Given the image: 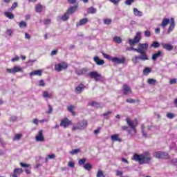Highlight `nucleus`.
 <instances>
[{"instance_id":"7ed1b4c3","label":"nucleus","mask_w":177,"mask_h":177,"mask_svg":"<svg viewBox=\"0 0 177 177\" xmlns=\"http://www.w3.org/2000/svg\"><path fill=\"white\" fill-rule=\"evenodd\" d=\"M88 127V122L86 120L79 121L77 123L73 124L72 131H84Z\"/></svg>"},{"instance_id":"a878e982","label":"nucleus","mask_w":177,"mask_h":177,"mask_svg":"<svg viewBox=\"0 0 177 177\" xmlns=\"http://www.w3.org/2000/svg\"><path fill=\"white\" fill-rule=\"evenodd\" d=\"M111 139L113 142H122V140L120 138L118 134L112 135Z\"/></svg>"},{"instance_id":"4be33fe9","label":"nucleus","mask_w":177,"mask_h":177,"mask_svg":"<svg viewBox=\"0 0 177 177\" xmlns=\"http://www.w3.org/2000/svg\"><path fill=\"white\" fill-rule=\"evenodd\" d=\"M171 20L168 18H164L162 21V23L160 24V26L162 27V28H165L168 24H169Z\"/></svg>"},{"instance_id":"13d9d810","label":"nucleus","mask_w":177,"mask_h":177,"mask_svg":"<svg viewBox=\"0 0 177 177\" xmlns=\"http://www.w3.org/2000/svg\"><path fill=\"white\" fill-rule=\"evenodd\" d=\"M10 121H11L12 122H15V121H17V116H15V115L11 116V118H10Z\"/></svg>"},{"instance_id":"052dcab7","label":"nucleus","mask_w":177,"mask_h":177,"mask_svg":"<svg viewBox=\"0 0 177 177\" xmlns=\"http://www.w3.org/2000/svg\"><path fill=\"white\" fill-rule=\"evenodd\" d=\"M19 59H20V57H19V56H16L14 58H12L11 62H12L13 63L15 62H19Z\"/></svg>"},{"instance_id":"aec40b11","label":"nucleus","mask_w":177,"mask_h":177,"mask_svg":"<svg viewBox=\"0 0 177 177\" xmlns=\"http://www.w3.org/2000/svg\"><path fill=\"white\" fill-rule=\"evenodd\" d=\"M88 21H89V19H88V18H84L82 19H80V21L76 24V26L80 27L81 26H85V24H86Z\"/></svg>"},{"instance_id":"e2e57ef3","label":"nucleus","mask_w":177,"mask_h":177,"mask_svg":"<svg viewBox=\"0 0 177 177\" xmlns=\"http://www.w3.org/2000/svg\"><path fill=\"white\" fill-rule=\"evenodd\" d=\"M176 81L177 80L176 79H171L169 82V84L170 85H174V84H176Z\"/></svg>"},{"instance_id":"72a5a7b5","label":"nucleus","mask_w":177,"mask_h":177,"mask_svg":"<svg viewBox=\"0 0 177 177\" xmlns=\"http://www.w3.org/2000/svg\"><path fill=\"white\" fill-rule=\"evenodd\" d=\"M43 9H44V6H42V5H41V4H37L35 7V10L38 13H41V12H42Z\"/></svg>"},{"instance_id":"6ab92c4d","label":"nucleus","mask_w":177,"mask_h":177,"mask_svg":"<svg viewBox=\"0 0 177 177\" xmlns=\"http://www.w3.org/2000/svg\"><path fill=\"white\" fill-rule=\"evenodd\" d=\"M23 174V169L15 168L13 171L12 177H18V175Z\"/></svg>"},{"instance_id":"393cba45","label":"nucleus","mask_w":177,"mask_h":177,"mask_svg":"<svg viewBox=\"0 0 177 177\" xmlns=\"http://www.w3.org/2000/svg\"><path fill=\"white\" fill-rule=\"evenodd\" d=\"M133 15L134 16L142 17V16H143V12L142 11H139L138 8H133Z\"/></svg>"},{"instance_id":"f8f14e48","label":"nucleus","mask_w":177,"mask_h":177,"mask_svg":"<svg viewBox=\"0 0 177 177\" xmlns=\"http://www.w3.org/2000/svg\"><path fill=\"white\" fill-rule=\"evenodd\" d=\"M174 28H175V19L171 17L170 18V26L168 28L167 34H171V32L174 31Z\"/></svg>"},{"instance_id":"0e129e2a","label":"nucleus","mask_w":177,"mask_h":177,"mask_svg":"<svg viewBox=\"0 0 177 177\" xmlns=\"http://www.w3.org/2000/svg\"><path fill=\"white\" fill-rule=\"evenodd\" d=\"M68 3L71 5H74V3H77V0H68Z\"/></svg>"},{"instance_id":"bf43d9fd","label":"nucleus","mask_w":177,"mask_h":177,"mask_svg":"<svg viewBox=\"0 0 177 177\" xmlns=\"http://www.w3.org/2000/svg\"><path fill=\"white\" fill-rule=\"evenodd\" d=\"M39 86H45V82L44 81V80H41L39 82Z\"/></svg>"},{"instance_id":"ddd939ff","label":"nucleus","mask_w":177,"mask_h":177,"mask_svg":"<svg viewBox=\"0 0 177 177\" xmlns=\"http://www.w3.org/2000/svg\"><path fill=\"white\" fill-rule=\"evenodd\" d=\"M69 125H71V120H68V118H65L61 121L60 127H63V128L66 129Z\"/></svg>"},{"instance_id":"f704fd0d","label":"nucleus","mask_w":177,"mask_h":177,"mask_svg":"<svg viewBox=\"0 0 177 177\" xmlns=\"http://www.w3.org/2000/svg\"><path fill=\"white\" fill-rule=\"evenodd\" d=\"M113 42H115V44H121V42H122V39L118 36H115L113 37Z\"/></svg>"},{"instance_id":"f257e3e1","label":"nucleus","mask_w":177,"mask_h":177,"mask_svg":"<svg viewBox=\"0 0 177 177\" xmlns=\"http://www.w3.org/2000/svg\"><path fill=\"white\" fill-rule=\"evenodd\" d=\"M127 52H131V50H134L139 53L140 55H136L132 58V62L134 64H138L139 63V60L141 62H146L147 60H149V55H147V50H149V44H138V48H135L133 47H127L126 48Z\"/></svg>"},{"instance_id":"6e6552de","label":"nucleus","mask_w":177,"mask_h":177,"mask_svg":"<svg viewBox=\"0 0 177 177\" xmlns=\"http://www.w3.org/2000/svg\"><path fill=\"white\" fill-rule=\"evenodd\" d=\"M6 71L9 74H16V73L23 72V68L19 66H15L12 68H7Z\"/></svg>"},{"instance_id":"473e14b6","label":"nucleus","mask_w":177,"mask_h":177,"mask_svg":"<svg viewBox=\"0 0 177 177\" xmlns=\"http://www.w3.org/2000/svg\"><path fill=\"white\" fill-rule=\"evenodd\" d=\"M83 168L86 171H91L92 169V165L89 162L86 163L83 165Z\"/></svg>"},{"instance_id":"58836bf2","label":"nucleus","mask_w":177,"mask_h":177,"mask_svg":"<svg viewBox=\"0 0 177 177\" xmlns=\"http://www.w3.org/2000/svg\"><path fill=\"white\" fill-rule=\"evenodd\" d=\"M88 106H91L92 107H100V104L96 102H92L88 103Z\"/></svg>"},{"instance_id":"8fccbe9b","label":"nucleus","mask_w":177,"mask_h":177,"mask_svg":"<svg viewBox=\"0 0 177 177\" xmlns=\"http://www.w3.org/2000/svg\"><path fill=\"white\" fill-rule=\"evenodd\" d=\"M126 102L127 103H130V104L136 103V101L134 99H132V98L127 99Z\"/></svg>"},{"instance_id":"c9c22d12","label":"nucleus","mask_w":177,"mask_h":177,"mask_svg":"<svg viewBox=\"0 0 177 177\" xmlns=\"http://www.w3.org/2000/svg\"><path fill=\"white\" fill-rule=\"evenodd\" d=\"M19 26L20 27V28H26L27 27V23L24 21H21V22H19Z\"/></svg>"},{"instance_id":"a18cd8bd","label":"nucleus","mask_w":177,"mask_h":177,"mask_svg":"<svg viewBox=\"0 0 177 177\" xmlns=\"http://www.w3.org/2000/svg\"><path fill=\"white\" fill-rule=\"evenodd\" d=\"M144 34L145 37H146L147 38H149V37L151 36V32H150L149 30H145Z\"/></svg>"},{"instance_id":"864d4df0","label":"nucleus","mask_w":177,"mask_h":177,"mask_svg":"<svg viewBox=\"0 0 177 177\" xmlns=\"http://www.w3.org/2000/svg\"><path fill=\"white\" fill-rule=\"evenodd\" d=\"M52 111H53V107H52V105L48 104V111L47 113L52 114Z\"/></svg>"},{"instance_id":"680f3d73","label":"nucleus","mask_w":177,"mask_h":177,"mask_svg":"<svg viewBox=\"0 0 177 177\" xmlns=\"http://www.w3.org/2000/svg\"><path fill=\"white\" fill-rule=\"evenodd\" d=\"M123 174L124 173L122 171H119V170L116 171V176H122Z\"/></svg>"},{"instance_id":"5701e85b","label":"nucleus","mask_w":177,"mask_h":177,"mask_svg":"<svg viewBox=\"0 0 177 177\" xmlns=\"http://www.w3.org/2000/svg\"><path fill=\"white\" fill-rule=\"evenodd\" d=\"M162 46L163 49H165L166 50H168L169 52H171L172 49H174V46L171 45L169 44H162Z\"/></svg>"},{"instance_id":"2f4dec72","label":"nucleus","mask_w":177,"mask_h":177,"mask_svg":"<svg viewBox=\"0 0 177 177\" xmlns=\"http://www.w3.org/2000/svg\"><path fill=\"white\" fill-rule=\"evenodd\" d=\"M141 131L142 133V136L144 138H150V136H149V135H147V133L145 132V124L141 125Z\"/></svg>"},{"instance_id":"cd10ccee","label":"nucleus","mask_w":177,"mask_h":177,"mask_svg":"<svg viewBox=\"0 0 177 177\" xmlns=\"http://www.w3.org/2000/svg\"><path fill=\"white\" fill-rule=\"evenodd\" d=\"M55 158H56V155H55V153L48 154L47 155V157L45 158V162H48L49 160H55Z\"/></svg>"},{"instance_id":"69168bd1","label":"nucleus","mask_w":177,"mask_h":177,"mask_svg":"<svg viewBox=\"0 0 177 177\" xmlns=\"http://www.w3.org/2000/svg\"><path fill=\"white\" fill-rule=\"evenodd\" d=\"M68 167H71V168H74V167H75L73 162H69L68 163Z\"/></svg>"},{"instance_id":"5fc2aeb1","label":"nucleus","mask_w":177,"mask_h":177,"mask_svg":"<svg viewBox=\"0 0 177 177\" xmlns=\"http://www.w3.org/2000/svg\"><path fill=\"white\" fill-rule=\"evenodd\" d=\"M104 24H107L109 26V24H111V19H104Z\"/></svg>"},{"instance_id":"b1692460","label":"nucleus","mask_w":177,"mask_h":177,"mask_svg":"<svg viewBox=\"0 0 177 177\" xmlns=\"http://www.w3.org/2000/svg\"><path fill=\"white\" fill-rule=\"evenodd\" d=\"M30 77H32L34 75H38V77H41L42 75V71L41 70H37L33 71L30 73Z\"/></svg>"},{"instance_id":"4d7b16f0","label":"nucleus","mask_w":177,"mask_h":177,"mask_svg":"<svg viewBox=\"0 0 177 177\" xmlns=\"http://www.w3.org/2000/svg\"><path fill=\"white\" fill-rule=\"evenodd\" d=\"M174 117H175V115H174V113H169L167 114V118H169L170 120H172V118H174Z\"/></svg>"},{"instance_id":"e433bc0d","label":"nucleus","mask_w":177,"mask_h":177,"mask_svg":"<svg viewBox=\"0 0 177 177\" xmlns=\"http://www.w3.org/2000/svg\"><path fill=\"white\" fill-rule=\"evenodd\" d=\"M97 177H106V176H104V172L100 169H99L97 172Z\"/></svg>"},{"instance_id":"603ef678","label":"nucleus","mask_w":177,"mask_h":177,"mask_svg":"<svg viewBox=\"0 0 177 177\" xmlns=\"http://www.w3.org/2000/svg\"><path fill=\"white\" fill-rule=\"evenodd\" d=\"M111 3H113V5H118L121 0H109Z\"/></svg>"},{"instance_id":"49530a36","label":"nucleus","mask_w":177,"mask_h":177,"mask_svg":"<svg viewBox=\"0 0 177 177\" xmlns=\"http://www.w3.org/2000/svg\"><path fill=\"white\" fill-rule=\"evenodd\" d=\"M6 33L7 35H8L9 37H12V34H13V30H12V29H7Z\"/></svg>"},{"instance_id":"c85d7f7f","label":"nucleus","mask_w":177,"mask_h":177,"mask_svg":"<svg viewBox=\"0 0 177 177\" xmlns=\"http://www.w3.org/2000/svg\"><path fill=\"white\" fill-rule=\"evenodd\" d=\"M4 16H6V17H8V19H10V20L15 19V15H13V13L12 12H4Z\"/></svg>"},{"instance_id":"bb28decb","label":"nucleus","mask_w":177,"mask_h":177,"mask_svg":"<svg viewBox=\"0 0 177 177\" xmlns=\"http://www.w3.org/2000/svg\"><path fill=\"white\" fill-rule=\"evenodd\" d=\"M96 12H97V10L93 7H90V8H87V13L88 15H95V13H96Z\"/></svg>"},{"instance_id":"774afa93","label":"nucleus","mask_w":177,"mask_h":177,"mask_svg":"<svg viewBox=\"0 0 177 177\" xmlns=\"http://www.w3.org/2000/svg\"><path fill=\"white\" fill-rule=\"evenodd\" d=\"M33 124H35V125H38V122H39V120L38 119H34L32 121Z\"/></svg>"},{"instance_id":"20e7f679","label":"nucleus","mask_w":177,"mask_h":177,"mask_svg":"<svg viewBox=\"0 0 177 177\" xmlns=\"http://www.w3.org/2000/svg\"><path fill=\"white\" fill-rule=\"evenodd\" d=\"M140 39H142V33L140 32H137L133 39H128V44L130 46H135V45L140 42Z\"/></svg>"},{"instance_id":"9b49d317","label":"nucleus","mask_w":177,"mask_h":177,"mask_svg":"<svg viewBox=\"0 0 177 177\" xmlns=\"http://www.w3.org/2000/svg\"><path fill=\"white\" fill-rule=\"evenodd\" d=\"M111 62L115 64H124L125 63V58L112 57Z\"/></svg>"},{"instance_id":"a211bd4d","label":"nucleus","mask_w":177,"mask_h":177,"mask_svg":"<svg viewBox=\"0 0 177 177\" xmlns=\"http://www.w3.org/2000/svg\"><path fill=\"white\" fill-rule=\"evenodd\" d=\"M88 71V69L86 68H83L82 69H77L76 74L77 75H85V74H86Z\"/></svg>"},{"instance_id":"c756f323","label":"nucleus","mask_w":177,"mask_h":177,"mask_svg":"<svg viewBox=\"0 0 177 177\" xmlns=\"http://www.w3.org/2000/svg\"><path fill=\"white\" fill-rule=\"evenodd\" d=\"M161 51H158L156 53L152 55V60L156 61L160 56H161Z\"/></svg>"},{"instance_id":"423d86ee","label":"nucleus","mask_w":177,"mask_h":177,"mask_svg":"<svg viewBox=\"0 0 177 177\" xmlns=\"http://www.w3.org/2000/svg\"><path fill=\"white\" fill-rule=\"evenodd\" d=\"M153 157L159 160L168 159L169 158V155L167 152L156 151L153 153Z\"/></svg>"},{"instance_id":"2eb2a0df","label":"nucleus","mask_w":177,"mask_h":177,"mask_svg":"<svg viewBox=\"0 0 177 177\" xmlns=\"http://www.w3.org/2000/svg\"><path fill=\"white\" fill-rule=\"evenodd\" d=\"M86 86L84 84H80L75 89V93H82Z\"/></svg>"},{"instance_id":"412c9836","label":"nucleus","mask_w":177,"mask_h":177,"mask_svg":"<svg viewBox=\"0 0 177 177\" xmlns=\"http://www.w3.org/2000/svg\"><path fill=\"white\" fill-rule=\"evenodd\" d=\"M93 60L97 66H103L104 64V60L99 59V57H94Z\"/></svg>"},{"instance_id":"dca6fc26","label":"nucleus","mask_w":177,"mask_h":177,"mask_svg":"<svg viewBox=\"0 0 177 177\" xmlns=\"http://www.w3.org/2000/svg\"><path fill=\"white\" fill-rule=\"evenodd\" d=\"M122 91L124 95H129V93H132V89L127 84H124L122 87Z\"/></svg>"},{"instance_id":"ea45409f","label":"nucleus","mask_w":177,"mask_h":177,"mask_svg":"<svg viewBox=\"0 0 177 177\" xmlns=\"http://www.w3.org/2000/svg\"><path fill=\"white\" fill-rule=\"evenodd\" d=\"M19 165H21V167H22V168H31V165L30 164L20 162Z\"/></svg>"},{"instance_id":"79ce46f5","label":"nucleus","mask_w":177,"mask_h":177,"mask_svg":"<svg viewBox=\"0 0 177 177\" xmlns=\"http://www.w3.org/2000/svg\"><path fill=\"white\" fill-rule=\"evenodd\" d=\"M144 74H150L151 73V68L147 67L143 71Z\"/></svg>"},{"instance_id":"39448f33","label":"nucleus","mask_w":177,"mask_h":177,"mask_svg":"<svg viewBox=\"0 0 177 177\" xmlns=\"http://www.w3.org/2000/svg\"><path fill=\"white\" fill-rule=\"evenodd\" d=\"M88 76L93 79L95 80L96 82H99L103 77L102 76V74L98 73L97 71H91L88 74Z\"/></svg>"},{"instance_id":"4468645a","label":"nucleus","mask_w":177,"mask_h":177,"mask_svg":"<svg viewBox=\"0 0 177 177\" xmlns=\"http://www.w3.org/2000/svg\"><path fill=\"white\" fill-rule=\"evenodd\" d=\"M70 19V15L67 12L62 16L57 17V21H67Z\"/></svg>"},{"instance_id":"f3484780","label":"nucleus","mask_w":177,"mask_h":177,"mask_svg":"<svg viewBox=\"0 0 177 177\" xmlns=\"http://www.w3.org/2000/svg\"><path fill=\"white\" fill-rule=\"evenodd\" d=\"M77 9H78V4L71 6L67 10L66 12L69 15H73V13H75L77 12Z\"/></svg>"},{"instance_id":"f03ea898","label":"nucleus","mask_w":177,"mask_h":177,"mask_svg":"<svg viewBox=\"0 0 177 177\" xmlns=\"http://www.w3.org/2000/svg\"><path fill=\"white\" fill-rule=\"evenodd\" d=\"M131 160L138 162L140 165H143V164H149L151 161V154L149 151H145L143 153H134Z\"/></svg>"},{"instance_id":"338daca9","label":"nucleus","mask_w":177,"mask_h":177,"mask_svg":"<svg viewBox=\"0 0 177 177\" xmlns=\"http://www.w3.org/2000/svg\"><path fill=\"white\" fill-rule=\"evenodd\" d=\"M44 24H45L46 26H48V24H50V19H46V20L44 21Z\"/></svg>"},{"instance_id":"37998d69","label":"nucleus","mask_w":177,"mask_h":177,"mask_svg":"<svg viewBox=\"0 0 177 177\" xmlns=\"http://www.w3.org/2000/svg\"><path fill=\"white\" fill-rule=\"evenodd\" d=\"M135 2V0H127L124 3L125 5H127L128 6H131V5H132V3H133Z\"/></svg>"},{"instance_id":"0eeeda50","label":"nucleus","mask_w":177,"mask_h":177,"mask_svg":"<svg viewBox=\"0 0 177 177\" xmlns=\"http://www.w3.org/2000/svg\"><path fill=\"white\" fill-rule=\"evenodd\" d=\"M68 68V65L66 62H61L55 64V70L58 73H60V71H63V70H66V68Z\"/></svg>"},{"instance_id":"3c124183","label":"nucleus","mask_w":177,"mask_h":177,"mask_svg":"<svg viewBox=\"0 0 177 177\" xmlns=\"http://www.w3.org/2000/svg\"><path fill=\"white\" fill-rule=\"evenodd\" d=\"M17 6H18L17 2H15L14 3H12L11 8H10V10H13L14 9H16Z\"/></svg>"},{"instance_id":"7c9ffc66","label":"nucleus","mask_w":177,"mask_h":177,"mask_svg":"<svg viewBox=\"0 0 177 177\" xmlns=\"http://www.w3.org/2000/svg\"><path fill=\"white\" fill-rule=\"evenodd\" d=\"M43 97L45 99H50L52 97V93H49L48 91L43 92Z\"/></svg>"},{"instance_id":"c03bdc74","label":"nucleus","mask_w":177,"mask_h":177,"mask_svg":"<svg viewBox=\"0 0 177 177\" xmlns=\"http://www.w3.org/2000/svg\"><path fill=\"white\" fill-rule=\"evenodd\" d=\"M102 55L104 56V57H105V59H107L108 60H111L113 59V57H111L110 55L104 53V52H102Z\"/></svg>"},{"instance_id":"4c0bfd02","label":"nucleus","mask_w":177,"mask_h":177,"mask_svg":"<svg viewBox=\"0 0 177 177\" xmlns=\"http://www.w3.org/2000/svg\"><path fill=\"white\" fill-rule=\"evenodd\" d=\"M147 82L149 85H156L157 80L154 79H148Z\"/></svg>"},{"instance_id":"1a4fd4ad","label":"nucleus","mask_w":177,"mask_h":177,"mask_svg":"<svg viewBox=\"0 0 177 177\" xmlns=\"http://www.w3.org/2000/svg\"><path fill=\"white\" fill-rule=\"evenodd\" d=\"M36 142H45V137H44V130H40L37 136L35 137Z\"/></svg>"},{"instance_id":"6e6d98bb","label":"nucleus","mask_w":177,"mask_h":177,"mask_svg":"<svg viewBox=\"0 0 177 177\" xmlns=\"http://www.w3.org/2000/svg\"><path fill=\"white\" fill-rule=\"evenodd\" d=\"M21 138V134H17L13 138V140H20V138Z\"/></svg>"},{"instance_id":"9d476101","label":"nucleus","mask_w":177,"mask_h":177,"mask_svg":"<svg viewBox=\"0 0 177 177\" xmlns=\"http://www.w3.org/2000/svg\"><path fill=\"white\" fill-rule=\"evenodd\" d=\"M126 121L127 122V125L130 127V128L132 129V131L134 132V133H136V124L133 123V122L131 121L129 118H126Z\"/></svg>"},{"instance_id":"a19ab883","label":"nucleus","mask_w":177,"mask_h":177,"mask_svg":"<svg viewBox=\"0 0 177 177\" xmlns=\"http://www.w3.org/2000/svg\"><path fill=\"white\" fill-rule=\"evenodd\" d=\"M151 48H160V43L158 41H153L152 44H151Z\"/></svg>"},{"instance_id":"de8ad7c7","label":"nucleus","mask_w":177,"mask_h":177,"mask_svg":"<svg viewBox=\"0 0 177 177\" xmlns=\"http://www.w3.org/2000/svg\"><path fill=\"white\" fill-rule=\"evenodd\" d=\"M85 162H86V159L82 158L79 160L78 164H79V165H84V164H85Z\"/></svg>"},{"instance_id":"09e8293b","label":"nucleus","mask_w":177,"mask_h":177,"mask_svg":"<svg viewBox=\"0 0 177 177\" xmlns=\"http://www.w3.org/2000/svg\"><path fill=\"white\" fill-rule=\"evenodd\" d=\"M79 151H80V149H73L70 151V154H72L73 156H74V154H78Z\"/></svg>"}]
</instances>
